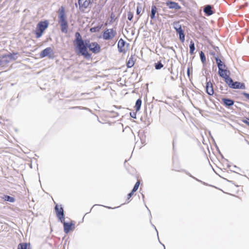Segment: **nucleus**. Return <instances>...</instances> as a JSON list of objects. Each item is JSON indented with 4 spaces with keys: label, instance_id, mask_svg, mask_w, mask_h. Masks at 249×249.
<instances>
[{
    "label": "nucleus",
    "instance_id": "1",
    "mask_svg": "<svg viewBox=\"0 0 249 249\" xmlns=\"http://www.w3.org/2000/svg\"><path fill=\"white\" fill-rule=\"evenodd\" d=\"M73 44L75 48L78 50L79 53L87 59L91 58V54L89 53L88 48L94 54L98 53L101 51V46L96 42L85 44L79 32L75 33V39L73 41Z\"/></svg>",
    "mask_w": 249,
    "mask_h": 249
},
{
    "label": "nucleus",
    "instance_id": "2",
    "mask_svg": "<svg viewBox=\"0 0 249 249\" xmlns=\"http://www.w3.org/2000/svg\"><path fill=\"white\" fill-rule=\"evenodd\" d=\"M58 18V22L60 24L62 32L67 33L68 32V24L64 6H61L59 10Z\"/></svg>",
    "mask_w": 249,
    "mask_h": 249
},
{
    "label": "nucleus",
    "instance_id": "3",
    "mask_svg": "<svg viewBox=\"0 0 249 249\" xmlns=\"http://www.w3.org/2000/svg\"><path fill=\"white\" fill-rule=\"evenodd\" d=\"M49 23L47 20L39 21L36 25L35 35L36 38L40 37L45 30L48 28Z\"/></svg>",
    "mask_w": 249,
    "mask_h": 249
},
{
    "label": "nucleus",
    "instance_id": "4",
    "mask_svg": "<svg viewBox=\"0 0 249 249\" xmlns=\"http://www.w3.org/2000/svg\"><path fill=\"white\" fill-rule=\"evenodd\" d=\"M117 32L113 29H107L103 32L102 38L105 40H111L116 36Z\"/></svg>",
    "mask_w": 249,
    "mask_h": 249
},
{
    "label": "nucleus",
    "instance_id": "5",
    "mask_svg": "<svg viewBox=\"0 0 249 249\" xmlns=\"http://www.w3.org/2000/svg\"><path fill=\"white\" fill-rule=\"evenodd\" d=\"M13 58V54L11 53L0 57V67L1 68L6 67Z\"/></svg>",
    "mask_w": 249,
    "mask_h": 249
},
{
    "label": "nucleus",
    "instance_id": "6",
    "mask_svg": "<svg viewBox=\"0 0 249 249\" xmlns=\"http://www.w3.org/2000/svg\"><path fill=\"white\" fill-rule=\"evenodd\" d=\"M129 44H126L124 40L121 38L119 39L118 43V49L120 53L124 54L128 50Z\"/></svg>",
    "mask_w": 249,
    "mask_h": 249
},
{
    "label": "nucleus",
    "instance_id": "7",
    "mask_svg": "<svg viewBox=\"0 0 249 249\" xmlns=\"http://www.w3.org/2000/svg\"><path fill=\"white\" fill-rule=\"evenodd\" d=\"M54 210L56 216L61 222H63L65 220L63 208L61 205L56 204L55 206Z\"/></svg>",
    "mask_w": 249,
    "mask_h": 249
},
{
    "label": "nucleus",
    "instance_id": "8",
    "mask_svg": "<svg viewBox=\"0 0 249 249\" xmlns=\"http://www.w3.org/2000/svg\"><path fill=\"white\" fill-rule=\"evenodd\" d=\"M62 223H63L64 231L66 233H68L71 231L75 229V223L73 221L66 222L64 221Z\"/></svg>",
    "mask_w": 249,
    "mask_h": 249
},
{
    "label": "nucleus",
    "instance_id": "9",
    "mask_svg": "<svg viewBox=\"0 0 249 249\" xmlns=\"http://www.w3.org/2000/svg\"><path fill=\"white\" fill-rule=\"evenodd\" d=\"M175 24L176 26L174 27V28L177 33L179 34L180 40L181 42H184L185 40V35L184 34V31L182 30L181 25L177 23H175Z\"/></svg>",
    "mask_w": 249,
    "mask_h": 249
},
{
    "label": "nucleus",
    "instance_id": "10",
    "mask_svg": "<svg viewBox=\"0 0 249 249\" xmlns=\"http://www.w3.org/2000/svg\"><path fill=\"white\" fill-rule=\"evenodd\" d=\"M206 91L207 94L210 95H213L214 93L213 86L211 82H208L206 85Z\"/></svg>",
    "mask_w": 249,
    "mask_h": 249
},
{
    "label": "nucleus",
    "instance_id": "11",
    "mask_svg": "<svg viewBox=\"0 0 249 249\" xmlns=\"http://www.w3.org/2000/svg\"><path fill=\"white\" fill-rule=\"evenodd\" d=\"M90 3V0H86L83 3H82L81 1L80 2V3H78L79 5V8L81 11H84L86 9H87L89 6Z\"/></svg>",
    "mask_w": 249,
    "mask_h": 249
},
{
    "label": "nucleus",
    "instance_id": "12",
    "mask_svg": "<svg viewBox=\"0 0 249 249\" xmlns=\"http://www.w3.org/2000/svg\"><path fill=\"white\" fill-rule=\"evenodd\" d=\"M167 6H168V7L170 9H175L176 10H179L181 8V7L179 5V4L175 2L174 1H167L166 2Z\"/></svg>",
    "mask_w": 249,
    "mask_h": 249
},
{
    "label": "nucleus",
    "instance_id": "13",
    "mask_svg": "<svg viewBox=\"0 0 249 249\" xmlns=\"http://www.w3.org/2000/svg\"><path fill=\"white\" fill-rule=\"evenodd\" d=\"M52 53V49L50 47L47 48L43 50L40 54L41 57H44L49 55Z\"/></svg>",
    "mask_w": 249,
    "mask_h": 249
},
{
    "label": "nucleus",
    "instance_id": "14",
    "mask_svg": "<svg viewBox=\"0 0 249 249\" xmlns=\"http://www.w3.org/2000/svg\"><path fill=\"white\" fill-rule=\"evenodd\" d=\"M218 74L221 77L225 78L229 76L230 71L227 69L223 68L218 71Z\"/></svg>",
    "mask_w": 249,
    "mask_h": 249
},
{
    "label": "nucleus",
    "instance_id": "15",
    "mask_svg": "<svg viewBox=\"0 0 249 249\" xmlns=\"http://www.w3.org/2000/svg\"><path fill=\"white\" fill-rule=\"evenodd\" d=\"M222 102L224 106L229 107L232 106L234 104L233 100L225 98L222 99Z\"/></svg>",
    "mask_w": 249,
    "mask_h": 249
},
{
    "label": "nucleus",
    "instance_id": "16",
    "mask_svg": "<svg viewBox=\"0 0 249 249\" xmlns=\"http://www.w3.org/2000/svg\"><path fill=\"white\" fill-rule=\"evenodd\" d=\"M231 88L245 89V86L244 83H240L239 82H233V84H232V86H231Z\"/></svg>",
    "mask_w": 249,
    "mask_h": 249
},
{
    "label": "nucleus",
    "instance_id": "17",
    "mask_svg": "<svg viewBox=\"0 0 249 249\" xmlns=\"http://www.w3.org/2000/svg\"><path fill=\"white\" fill-rule=\"evenodd\" d=\"M215 61L217 63V66L218 67V71L223 69L225 68L226 66L224 64V63L220 59H219L218 57H215Z\"/></svg>",
    "mask_w": 249,
    "mask_h": 249
},
{
    "label": "nucleus",
    "instance_id": "18",
    "mask_svg": "<svg viewBox=\"0 0 249 249\" xmlns=\"http://www.w3.org/2000/svg\"><path fill=\"white\" fill-rule=\"evenodd\" d=\"M204 12L208 16H210L213 14V12L212 10L211 6L208 5L204 9Z\"/></svg>",
    "mask_w": 249,
    "mask_h": 249
},
{
    "label": "nucleus",
    "instance_id": "19",
    "mask_svg": "<svg viewBox=\"0 0 249 249\" xmlns=\"http://www.w3.org/2000/svg\"><path fill=\"white\" fill-rule=\"evenodd\" d=\"M135 64L134 58L133 56H131V57L129 58L128 61L127 62L126 65L128 68L132 67Z\"/></svg>",
    "mask_w": 249,
    "mask_h": 249
},
{
    "label": "nucleus",
    "instance_id": "20",
    "mask_svg": "<svg viewBox=\"0 0 249 249\" xmlns=\"http://www.w3.org/2000/svg\"><path fill=\"white\" fill-rule=\"evenodd\" d=\"M157 7L155 5H152L151 7V13L150 15V18L151 19H154L155 17V14L157 12Z\"/></svg>",
    "mask_w": 249,
    "mask_h": 249
},
{
    "label": "nucleus",
    "instance_id": "21",
    "mask_svg": "<svg viewBox=\"0 0 249 249\" xmlns=\"http://www.w3.org/2000/svg\"><path fill=\"white\" fill-rule=\"evenodd\" d=\"M189 47H190L189 53L191 55H192L194 53V51L195 50V43L193 42V41L191 40L190 41Z\"/></svg>",
    "mask_w": 249,
    "mask_h": 249
},
{
    "label": "nucleus",
    "instance_id": "22",
    "mask_svg": "<svg viewBox=\"0 0 249 249\" xmlns=\"http://www.w3.org/2000/svg\"><path fill=\"white\" fill-rule=\"evenodd\" d=\"M142 105V100L141 99H139L136 101V104H135V108H136V111H138Z\"/></svg>",
    "mask_w": 249,
    "mask_h": 249
},
{
    "label": "nucleus",
    "instance_id": "23",
    "mask_svg": "<svg viewBox=\"0 0 249 249\" xmlns=\"http://www.w3.org/2000/svg\"><path fill=\"white\" fill-rule=\"evenodd\" d=\"M225 81L226 82L227 84L229 86L230 88H231V86H232V84H233V82L231 78L230 77V76H228L227 77H226L224 78Z\"/></svg>",
    "mask_w": 249,
    "mask_h": 249
},
{
    "label": "nucleus",
    "instance_id": "24",
    "mask_svg": "<svg viewBox=\"0 0 249 249\" xmlns=\"http://www.w3.org/2000/svg\"><path fill=\"white\" fill-rule=\"evenodd\" d=\"M18 249H28L27 243H20L18 245Z\"/></svg>",
    "mask_w": 249,
    "mask_h": 249
},
{
    "label": "nucleus",
    "instance_id": "25",
    "mask_svg": "<svg viewBox=\"0 0 249 249\" xmlns=\"http://www.w3.org/2000/svg\"><path fill=\"white\" fill-rule=\"evenodd\" d=\"M140 184V181L138 180L137 181V182L135 183V184L132 190V193H134L137 191V190L138 189V188L139 187Z\"/></svg>",
    "mask_w": 249,
    "mask_h": 249
},
{
    "label": "nucleus",
    "instance_id": "26",
    "mask_svg": "<svg viewBox=\"0 0 249 249\" xmlns=\"http://www.w3.org/2000/svg\"><path fill=\"white\" fill-rule=\"evenodd\" d=\"M4 199L5 201H10L11 202H13L15 201V198L14 197H11L7 195L4 196Z\"/></svg>",
    "mask_w": 249,
    "mask_h": 249
},
{
    "label": "nucleus",
    "instance_id": "27",
    "mask_svg": "<svg viewBox=\"0 0 249 249\" xmlns=\"http://www.w3.org/2000/svg\"><path fill=\"white\" fill-rule=\"evenodd\" d=\"M200 57L202 62L203 63H205L206 62V57L204 53L202 51H201L200 53Z\"/></svg>",
    "mask_w": 249,
    "mask_h": 249
},
{
    "label": "nucleus",
    "instance_id": "28",
    "mask_svg": "<svg viewBox=\"0 0 249 249\" xmlns=\"http://www.w3.org/2000/svg\"><path fill=\"white\" fill-rule=\"evenodd\" d=\"M163 67V65L160 62H159L158 63L155 64V68L157 70L160 69Z\"/></svg>",
    "mask_w": 249,
    "mask_h": 249
},
{
    "label": "nucleus",
    "instance_id": "29",
    "mask_svg": "<svg viewBox=\"0 0 249 249\" xmlns=\"http://www.w3.org/2000/svg\"><path fill=\"white\" fill-rule=\"evenodd\" d=\"M100 28L99 27H94L91 28L90 29V31L92 33H94L96 32H98L99 31Z\"/></svg>",
    "mask_w": 249,
    "mask_h": 249
},
{
    "label": "nucleus",
    "instance_id": "30",
    "mask_svg": "<svg viewBox=\"0 0 249 249\" xmlns=\"http://www.w3.org/2000/svg\"><path fill=\"white\" fill-rule=\"evenodd\" d=\"M142 10V7L141 4H138V5L137 7V14L138 15H139L141 13Z\"/></svg>",
    "mask_w": 249,
    "mask_h": 249
},
{
    "label": "nucleus",
    "instance_id": "31",
    "mask_svg": "<svg viewBox=\"0 0 249 249\" xmlns=\"http://www.w3.org/2000/svg\"><path fill=\"white\" fill-rule=\"evenodd\" d=\"M133 18V14L131 12H129L127 14V18L129 20H131Z\"/></svg>",
    "mask_w": 249,
    "mask_h": 249
},
{
    "label": "nucleus",
    "instance_id": "32",
    "mask_svg": "<svg viewBox=\"0 0 249 249\" xmlns=\"http://www.w3.org/2000/svg\"><path fill=\"white\" fill-rule=\"evenodd\" d=\"M133 193H132V191L131 193H130L129 194H128V195H127V196H128V197H127L128 202L129 201V199L131 198V197L132 196Z\"/></svg>",
    "mask_w": 249,
    "mask_h": 249
},
{
    "label": "nucleus",
    "instance_id": "33",
    "mask_svg": "<svg viewBox=\"0 0 249 249\" xmlns=\"http://www.w3.org/2000/svg\"><path fill=\"white\" fill-rule=\"evenodd\" d=\"M130 115L132 118H136V113H135V112L130 113Z\"/></svg>",
    "mask_w": 249,
    "mask_h": 249
},
{
    "label": "nucleus",
    "instance_id": "34",
    "mask_svg": "<svg viewBox=\"0 0 249 249\" xmlns=\"http://www.w3.org/2000/svg\"><path fill=\"white\" fill-rule=\"evenodd\" d=\"M187 75L188 76V77H190V68H188V69H187Z\"/></svg>",
    "mask_w": 249,
    "mask_h": 249
},
{
    "label": "nucleus",
    "instance_id": "35",
    "mask_svg": "<svg viewBox=\"0 0 249 249\" xmlns=\"http://www.w3.org/2000/svg\"><path fill=\"white\" fill-rule=\"evenodd\" d=\"M246 97L249 99V94H246Z\"/></svg>",
    "mask_w": 249,
    "mask_h": 249
},
{
    "label": "nucleus",
    "instance_id": "36",
    "mask_svg": "<svg viewBox=\"0 0 249 249\" xmlns=\"http://www.w3.org/2000/svg\"><path fill=\"white\" fill-rule=\"evenodd\" d=\"M78 0V3H80V2H81L82 0Z\"/></svg>",
    "mask_w": 249,
    "mask_h": 249
}]
</instances>
